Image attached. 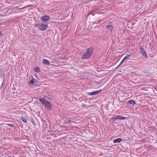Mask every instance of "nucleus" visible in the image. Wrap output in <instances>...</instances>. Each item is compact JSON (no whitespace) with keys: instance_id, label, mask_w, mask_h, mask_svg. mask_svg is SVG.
<instances>
[{"instance_id":"8","label":"nucleus","mask_w":157,"mask_h":157,"mask_svg":"<svg viewBox=\"0 0 157 157\" xmlns=\"http://www.w3.org/2000/svg\"><path fill=\"white\" fill-rule=\"evenodd\" d=\"M106 28L112 32V30L113 29V27L112 25H108L106 26Z\"/></svg>"},{"instance_id":"28","label":"nucleus","mask_w":157,"mask_h":157,"mask_svg":"<svg viewBox=\"0 0 157 157\" xmlns=\"http://www.w3.org/2000/svg\"><path fill=\"white\" fill-rule=\"evenodd\" d=\"M100 22H101V21H99V23H100Z\"/></svg>"},{"instance_id":"1","label":"nucleus","mask_w":157,"mask_h":157,"mask_svg":"<svg viewBox=\"0 0 157 157\" xmlns=\"http://www.w3.org/2000/svg\"><path fill=\"white\" fill-rule=\"evenodd\" d=\"M94 50L93 47H91L88 48L87 52L85 53L82 56V59H84L89 58L92 55Z\"/></svg>"},{"instance_id":"12","label":"nucleus","mask_w":157,"mask_h":157,"mask_svg":"<svg viewBox=\"0 0 157 157\" xmlns=\"http://www.w3.org/2000/svg\"><path fill=\"white\" fill-rule=\"evenodd\" d=\"M140 53L141 54H142L144 52H145L144 50V48H143L142 46H140Z\"/></svg>"},{"instance_id":"19","label":"nucleus","mask_w":157,"mask_h":157,"mask_svg":"<svg viewBox=\"0 0 157 157\" xmlns=\"http://www.w3.org/2000/svg\"><path fill=\"white\" fill-rule=\"evenodd\" d=\"M112 120H116L117 119V115L111 118Z\"/></svg>"},{"instance_id":"14","label":"nucleus","mask_w":157,"mask_h":157,"mask_svg":"<svg viewBox=\"0 0 157 157\" xmlns=\"http://www.w3.org/2000/svg\"><path fill=\"white\" fill-rule=\"evenodd\" d=\"M21 118L22 121L25 123H27V119L25 117H21Z\"/></svg>"},{"instance_id":"16","label":"nucleus","mask_w":157,"mask_h":157,"mask_svg":"<svg viewBox=\"0 0 157 157\" xmlns=\"http://www.w3.org/2000/svg\"><path fill=\"white\" fill-rule=\"evenodd\" d=\"M130 56V55H127L124 59H125V60H126Z\"/></svg>"},{"instance_id":"17","label":"nucleus","mask_w":157,"mask_h":157,"mask_svg":"<svg viewBox=\"0 0 157 157\" xmlns=\"http://www.w3.org/2000/svg\"><path fill=\"white\" fill-rule=\"evenodd\" d=\"M30 120L32 123L33 124H34L35 125L36 124L35 123L34 119L33 118L31 117V118H30Z\"/></svg>"},{"instance_id":"21","label":"nucleus","mask_w":157,"mask_h":157,"mask_svg":"<svg viewBox=\"0 0 157 157\" xmlns=\"http://www.w3.org/2000/svg\"><path fill=\"white\" fill-rule=\"evenodd\" d=\"M123 63V62L121 61L120 64L118 65L117 67L116 68H118V67H119Z\"/></svg>"},{"instance_id":"5","label":"nucleus","mask_w":157,"mask_h":157,"mask_svg":"<svg viewBox=\"0 0 157 157\" xmlns=\"http://www.w3.org/2000/svg\"><path fill=\"white\" fill-rule=\"evenodd\" d=\"M102 91V90H100L93 92H89L88 94L90 95H93L100 93Z\"/></svg>"},{"instance_id":"7","label":"nucleus","mask_w":157,"mask_h":157,"mask_svg":"<svg viewBox=\"0 0 157 157\" xmlns=\"http://www.w3.org/2000/svg\"><path fill=\"white\" fill-rule=\"evenodd\" d=\"M124 141L121 138H118L113 140V141L114 143H117L120 142L122 140Z\"/></svg>"},{"instance_id":"24","label":"nucleus","mask_w":157,"mask_h":157,"mask_svg":"<svg viewBox=\"0 0 157 157\" xmlns=\"http://www.w3.org/2000/svg\"><path fill=\"white\" fill-rule=\"evenodd\" d=\"M70 122H71V121L68 120L67 121H66L65 123H67V124H68V123H70Z\"/></svg>"},{"instance_id":"27","label":"nucleus","mask_w":157,"mask_h":157,"mask_svg":"<svg viewBox=\"0 0 157 157\" xmlns=\"http://www.w3.org/2000/svg\"><path fill=\"white\" fill-rule=\"evenodd\" d=\"M4 81V79L3 80V83L2 84V86L3 85Z\"/></svg>"},{"instance_id":"20","label":"nucleus","mask_w":157,"mask_h":157,"mask_svg":"<svg viewBox=\"0 0 157 157\" xmlns=\"http://www.w3.org/2000/svg\"><path fill=\"white\" fill-rule=\"evenodd\" d=\"M40 25H38V24H35V27H38L39 28V27H40Z\"/></svg>"},{"instance_id":"3","label":"nucleus","mask_w":157,"mask_h":157,"mask_svg":"<svg viewBox=\"0 0 157 157\" xmlns=\"http://www.w3.org/2000/svg\"><path fill=\"white\" fill-rule=\"evenodd\" d=\"M48 26V24L47 23L45 24L42 23L39 27V29L41 31H44L47 29Z\"/></svg>"},{"instance_id":"6","label":"nucleus","mask_w":157,"mask_h":157,"mask_svg":"<svg viewBox=\"0 0 157 157\" xmlns=\"http://www.w3.org/2000/svg\"><path fill=\"white\" fill-rule=\"evenodd\" d=\"M117 119L119 120H125V119H128V117H123L121 115H117Z\"/></svg>"},{"instance_id":"4","label":"nucleus","mask_w":157,"mask_h":157,"mask_svg":"<svg viewBox=\"0 0 157 157\" xmlns=\"http://www.w3.org/2000/svg\"><path fill=\"white\" fill-rule=\"evenodd\" d=\"M50 19V17L48 15H44L40 18L41 21L46 22L48 21Z\"/></svg>"},{"instance_id":"2","label":"nucleus","mask_w":157,"mask_h":157,"mask_svg":"<svg viewBox=\"0 0 157 157\" xmlns=\"http://www.w3.org/2000/svg\"><path fill=\"white\" fill-rule=\"evenodd\" d=\"M39 100L49 110L51 109L52 107V104L44 98L43 97L40 98Z\"/></svg>"},{"instance_id":"13","label":"nucleus","mask_w":157,"mask_h":157,"mask_svg":"<svg viewBox=\"0 0 157 157\" xmlns=\"http://www.w3.org/2000/svg\"><path fill=\"white\" fill-rule=\"evenodd\" d=\"M36 81V80L33 77V78L32 80H31L29 82L30 83L32 84H33L34 82H35Z\"/></svg>"},{"instance_id":"22","label":"nucleus","mask_w":157,"mask_h":157,"mask_svg":"<svg viewBox=\"0 0 157 157\" xmlns=\"http://www.w3.org/2000/svg\"><path fill=\"white\" fill-rule=\"evenodd\" d=\"M144 73H148L149 71L147 70H145L144 71Z\"/></svg>"},{"instance_id":"11","label":"nucleus","mask_w":157,"mask_h":157,"mask_svg":"<svg viewBox=\"0 0 157 157\" xmlns=\"http://www.w3.org/2000/svg\"><path fill=\"white\" fill-rule=\"evenodd\" d=\"M34 70L36 72H39L40 71V68L38 67H36L34 68Z\"/></svg>"},{"instance_id":"15","label":"nucleus","mask_w":157,"mask_h":157,"mask_svg":"<svg viewBox=\"0 0 157 157\" xmlns=\"http://www.w3.org/2000/svg\"><path fill=\"white\" fill-rule=\"evenodd\" d=\"M142 54V55L143 56H144L145 58H148L147 55V53H146V52H144V53H143Z\"/></svg>"},{"instance_id":"25","label":"nucleus","mask_w":157,"mask_h":157,"mask_svg":"<svg viewBox=\"0 0 157 157\" xmlns=\"http://www.w3.org/2000/svg\"><path fill=\"white\" fill-rule=\"evenodd\" d=\"M82 107H85L86 106V105L85 104H82Z\"/></svg>"},{"instance_id":"23","label":"nucleus","mask_w":157,"mask_h":157,"mask_svg":"<svg viewBox=\"0 0 157 157\" xmlns=\"http://www.w3.org/2000/svg\"><path fill=\"white\" fill-rule=\"evenodd\" d=\"M94 82L95 83L97 84H99L101 83V82H97V81H95Z\"/></svg>"},{"instance_id":"26","label":"nucleus","mask_w":157,"mask_h":157,"mask_svg":"<svg viewBox=\"0 0 157 157\" xmlns=\"http://www.w3.org/2000/svg\"><path fill=\"white\" fill-rule=\"evenodd\" d=\"M125 59H124V58L121 61L123 62V63L125 61Z\"/></svg>"},{"instance_id":"9","label":"nucleus","mask_w":157,"mask_h":157,"mask_svg":"<svg viewBox=\"0 0 157 157\" xmlns=\"http://www.w3.org/2000/svg\"><path fill=\"white\" fill-rule=\"evenodd\" d=\"M127 104H131L132 105H134L136 104V103L134 101L132 100H131L128 101L127 102Z\"/></svg>"},{"instance_id":"10","label":"nucleus","mask_w":157,"mask_h":157,"mask_svg":"<svg viewBox=\"0 0 157 157\" xmlns=\"http://www.w3.org/2000/svg\"><path fill=\"white\" fill-rule=\"evenodd\" d=\"M43 63L44 64L47 65H49L50 64V62L49 60L45 59H44L43 60Z\"/></svg>"},{"instance_id":"18","label":"nucleus","mask_w":157,"mask_h":157,"mask_svg":"<svg viewBox=\"0 0 157 157\" xmlns=\"http://www.w3.org/2000/svg\"><path fill=\"white\" fill-rule=\"evenodd\" d=\"M7 125H9V126H10L11 127L13 128L14 127V125L13 124H7Z\"/></svg>"}]
</instances>
